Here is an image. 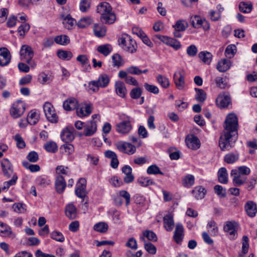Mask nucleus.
Instances as JSON below:
<instances>
[{
  "label": "nucleus",
  "instance_id": "nucleus-10",
  "mask_svg": "<svg viewBox=\"0 0 257 257\" xmlns=\"http://www.w3.org/2000/svg\"><path fill=\"white\" fill-rule=\"evenodd\" d=\"M235 222L226 221L224 225L223 230L226 232L230 239H234L237 237V230L235 228Z\"/></svg>",
  "mask_w": 257,
  "mask_h": 257
},
{
  "label": "nucleus",
  "instance_id": "nucleus-45",
  "mask_svg": "<svg viewBox=\"0 0 257 257\" xmlns=\"http://www.w3.org/2000/svg\"><path fill=\"white\" fill-rule=\"evenodd\" d=\"M147 237L149 240L156 241L157 237L156 234L151 230H146L143 232V236L140 237L141 240L145 241V237Z\"/></svg>",
  "mask_w": 257,
  "mask_h": 257
},
{
  "label": "nucleus",
  "instance_id": "nucleus-53",
  "mask_svg": "<svg viewBox=\"0 0 257 257\" xmlns=\"http://www.w3.org/2000/svg\"><path fill=\"white\" fill-rule=\"evenodd\" d=\"M203 20L199 16L195 15L191 17V24L193 27L196 29L201 28V24Z\"/></svg>",
  "mask_w": 257,
  "mask_h": 257
},
{
  "label": "nucleus",
  "instance_id": "nucleus-3",
  "mask_svg": "<svg viewBox=\"0 0 257 257\" xmlns=\"http://www.w3.org/2000/svg\"><path fill=\"white\" fill-rule=\"evenodd\" d=\"M119 118L121 121L116 125V132L122 135L128 133L132 128L130 116L122 114Z\"/></svg>",
  "mask_w": 257,
  "mask_h": 257
},
{
  "label": "nucleus",
  "instance_id": "nucleus-55",
  "mask_svg": "<svg viewBox=\"0 0 257 257\" xmlns=\"http://www.w3.org/2000/svg\"><path fill=\"white\" fill-rule=\"evenodd\" d=\"M92 22V19L90 17H84L78 21L77 25L79 28H84L90 25Z\"/></svg>",
  "mask_w": 257,
  "mask_h": 257
},
{
  "label": "nucleus",
  "instance_id": "nucleus-64",
  "mask_svg": "<svg viewBox=\"0 0 257 257\" xmlns=\"http://www.w3.org/2000/svg\"><path fill=\"white\" fill-rule=\"evenodd\" d=\"M99 87L96 80L91 81L88 83V90L90 93L97 92L98 91Z\"/></svg>",
  "mask_w": 257,
  "mask_h": 257
},
{
  "label": "nucleus",
  "instance_id": "nucleus-16",
  "mask_svg": "<svg viewBox=\"0 0 257 257\" xmlns=\"http://www.w3.org/2000/svg\"><path fill=\"white\" fill-rule=\"evenodd\" d=\"M184 236V227L182 224L177 223L173 235L174 240L177 244H181Z\"/></svg>",
  "mask_w": 257,
  "mask_h": 257
},
{
  "label": "nucleus",
  "instance_id": "nucleus-59",
  "mask_svg": "<svg viewBox=\"0 0 257 257\" xmlns=\"http://www.w3.org/2000/svg\"><path fill=\"white\" fill-rule=\"evenodd\" d=\"M46 150L50 153H54L57 152L58 147L57 144L52 141L47 142L44 146Z\"/></svg>",
  "mask_w": 257,
  "mask_h": 257
},
{
  "label": "nucleus",
  "instance_id": "nucleus-36",
  "mask_svg": "<svg viewBox=\"0 0 257 257\" xmlns=\"http://www.w3.org/2000/svg\"><path fill=\"white\" fill-rule=\"evenodd\" d=\"M76 60L80 62L86 71H89L91 69V66L89 63V60L85 55H79L76 58Z\"/></svg>",
  "mask_w": 257,
  "mask_h": 257
},
{
  "label": "nucleus",
  "instance_id": "nucleus-15",
  "mask_svg": "<svg viewBox=\"0 0 257 257\" xmlns=\"http://www.w3.org/2000/svg\"><path fill=\"white\" fill-rule=\"evenodd\" d=\"M11 55L10 51L6 48H0V65L5 66L11 61Z\"/></svg>",
  "mask_w": 257,
  "mask_h": 257
},
{
  "label": "nucleus",
  "instance_id": "nucleus-28",
  "mask_svg": "<svg viewBox=\"0 0 257 257\" xmlns=\"http://www.w3.org/2000/svg\"><path fill=\"white\" fill-rule=\"evenodd\" d=\"M65 214L70 219H74L76 218L77 209L72 203H70L66 206Z\"/></svg>",
  "mask_w": 257,
  "mask_h": 257
},
{
  "label": "nucleus",
  "instance_id": "nucleus-18",
  "mask_svg": "<svg viewBox=\"0 0 257 257\" xmlns=\"http://www.w3.org/2000/svg\"><path fill=\"white\" fill-rule=\"evenodd\" d=\"M112 10V8L109 3L102 2L97 7L96 12L101 15L100 18V20H101L106 14L108 13Z\"/></svg>",
  "mask_w": 257,
  "mask_h": 257
},
{
  "label": "nucleus",
  "instance_id": "nucleus-44",
  "mask_svg": "<svg viewBox=\"0 0 257 257\" xmlns=\"http://www.w3.org/2000/svg\"><path fill=\"white\" fill-rule=\"evenodd\" d=\"M156 80L157 82L164 88H167L170 86L168 78L161 74L157 75Z\"/></svg>",
  "mask_w": 257,
  "mask_h": 257
},
{
  "label": "nucleus",
  "instance_id": "nucleus-21",
  "mask_svg": "<svg viewBox=\"0 0 257 257\" xmlns=\"http://www.w3.org/2000/svg\"><path fill=\"white\" fill-rule=\"evenodd\" d=\"M63 106L65 110L71 111L77 108L78 102L76 98L70 97L64 101Z\"/></svg>",
  "mask_w": 257,
  "mask_h": 257
},
{
  "label": "nucleus",
  "instance_id": "nucleus-43",
  "mask_svg": "<svg viewBox=\"0 0 257 257\" xmlns=\"http://www.w3.org/2000/svg\"><path fill=\"white\" fill-rule=\"evenodd\" d=\"M239 159V154L238 153H230L224 156V160L228 164H233L237 161Z\"/></svg>",
  "mask_w": 257,
  "mask_h": 257
},
{
  "label": "nucleus",
  "instance_id": "nucleus-19",
  "mask_svg": "<svg viewBox=\"0 0 257 257\" xmlns=\"http://www.w3.org/2000/svg\"><path fill=\"white\" fill-rule=\"evenodd\" d=\"M0 232L3 234L2 236L7 237L11 239H14L16 235L13 232L11 228L7 224L0 221Z\"/></svg>",
  "mask_w": 257,
  "mask_h": 257
},
{
  "label": "nucleus",
  "instance_id": "nucleus-47",
  "mask_svg": "<svg viewBox=\"0 0 257 257\" xmlns=\"http://www.w3.org/2000/svg\"><path fill=\"white\" fill-rule=\"evenodd\" d=\"M188 24L186 21L184 20H180L176 22L173 27L175 30L184 31L188 27Z\"/></svg>",
  "mask_w": 257,
  "mask_h": 257
},
{
  "label": "nucleus",
  "instance_id": "nucleus-54",
  "mask_svg": "<svg viewBox=\"0 0 257 257\" xmlns=\"http://www.w3.org/2000/svg\"><path fill=\"white\" fill-rule=\"evenodd\" d=\"M217 87L220 89H226L229 87V85L223 77H217L215 79Z\"/></svg>",
  "mask_w": 257,
  "mask_h": 257
},
{
  "label": "nucleus",
  "instance_id": "nucleus-25",
  "mask_svg": "<svg viewBox=\"0 0 257 257\" xmlns=\"http://www.w3.org/2000/svg\"><path fill=\"white\" fill-rule=\"evenodd\" d=\"M164 226L167 231H171L173 230L174 222L173 215L169 213L164 216L163 218Z\"/></svg>",
  "mask_w": 257,
  "mask_h": 257
},
{
  "label": "nucleus",
  "instance_id": "nucleus-52",
  "mask_svg": "<svg viewBox=\"0 0 257 257\" xmlns=\"http://www.w3.org/2000/svg\"><path fill=\"white\" fill-rule=\"evenodd\" d=\"M194 177L191 174L186 175L183 179V184L184 186L187 188H190L193 186L194 184Z\"/></svg>",
  "mask_w": 257,
  "mask_h": 257
},
{
  "label": "nucleus",
  "instance_id": "nucleus-50",
  "mask_svg": "<svg viewBox=\"0 0 257 257\" xmlns=\"http://www.w3.org/2000/svg\"><path fill=\"white\" fill-rule=\"evenodd\" d=\"M249 240L247 236L244 235L242 237V253L239 254V257H243L247 253L249 248Z\"/></svg>",
  "mask_w": 257,
  "mask_h": 257
},
{
  "label": "nucleus",
  "instance_id": "nucleus-20",
  "mask_svg": "<svg viewBox=\"0 0 257 257\" xmlns=\"http://www.w3.org/2000/svg\"><path fill=\"white\" fill-rule=\"evenodd\" d=\"M186 143L188 147L192 150H197L200 148V141L195 136H188L186 138Z\"/></svg>",
  "mask_w": 257,
  "mask_h": 257
},
{
  "label": "nucleus",
  "instance_id": "nucleus-62",
  "mask_svg": "<svg viewBox=\"0 0 257 257\" xmlns=\"http://www.w3.org/2000/svg\"><path fill=\"white\" fill-rule=\"evenodd\" d=\"M215 193L220 197L223 198L226 195V192L225 189L219 185H216L214 187Z\"/></svg>",
  "mask_w": 257,
  "mask_h": 257
},
{
  "label": "nucleus",
  "instance_id": "nucleus-32",
  "mask_svg": "<svg viewBox=\"0 0 257 257\" xmlns=\"http://www.w3.org/2000/svg\"><path fill=\"white\" fill-rule=\"evenodd\" d=\"M218 181L222 184H226L228 182V174L227 170L224 167L219 169L217 173Z\"/></svg>",
  "mask_w": 257,
  "mask_h": 257
},
{
  "label": "nucleus",
  "instance_id": "nucleus-2",
  "mask_svg": "<svg viewBox=\"0 0 257 257\" xmlns=\"http://www.w3.org/2000/svg\"><path fill=\"white\" fill-rule=\"evenodd\" d=\"M119 45L125 51L134 53L137 50V44L127 34H124L118 39Z\"/></svg>",
  "mask_w": 257,
  "mask_h": 257
},
{
  "label": "nucleus",
  "instance_id": "nucleus-41",
  "mask_svg": "<svg viewBox=\"0 0 257 257\" xmlns=\"http://www.w3.org/2000/svg\"><path fill=\"white\" fill-rule=\"evenodd\" d=\"M54 41L57 44L66 46L70 43V39L66 35H61L56 36Z\"/></svg>",
  "mask_w": 257,
  "mask_h": 257
},
{
  "label": "nucleus",
  "instance_id": "nucleus-38",
  "mask_svg": "<svg viewBox=\"0 0 257 257\" xmlns=\"http://www.w3.org/2000/svg\"><path fill=\"white\" fill-rule=\"evenodd\" d=\"M200 59L205 64H210L212 59V55L207 51H201L198 54Z\"/></svg>",
  "mask_w": 257,
  "mask_h": 257
},
{
  "label": "nucleus",
  "instance_id": "nucleus-30",
  "mask_svg": "<svg viewBox=\"0 0 257 257\" xmlns=\"http://www.w3.org/2000/svg\"><path fill=\"white\" fill-rule=\"evenodd\" d=\"M206 191L205 189L201 186H196L192 191V193L194 197L197 199L203 198L206 194Z\"/></svg>",
  "mask_w": 257,
  "mask_h": 257
},
{
  "label": "nucleus",
  "instance_id": "nucleus-48",
  "mask_svg": "<svg viewBox=\"0 0 257 257\" xmlns=\"http://www.w3.org/2000/svg\"><path fill=\"white\" fill-rule=\"evenodd\" d=\"M57 56L62 60L69 61L72 57L73 54L70 51L58 50L57 52Z\"/></svg>",
  "mask_w": 257,
  "mask_h": 257
},
{
  "label": "nucleus",
  "instance_id": "nucleus-49",
  "mask_svg": "<svg viewBox=\"0 0 257 257\" xmlns=\"http://www.w3.org/2000/svg\"><path fill=\"white\" fill-rule=\"evenodd\" d=\"M195 90L196 92L195 98L197 101L203 102L206 98V93L202 89L195 88Z\"/></svg>",
  "mask_w": 257,
  "mask_h": 257
},
{
  "label": "nucleus",
  "instance_id": "nucleus-57",
  "mask_svg": "<svg viewBox=\"0 0 257 257\" xmlns=\"http://www.w3.org/2000/svg\"><path fill=\"white\" fill-rule=\"evenodd\" d=\"M14 211L18 213H24L26 212V205L20 203H15L13 205Z\"/></svg>",
  "mask_w": 257,
  "mask_h": 257
},
{
  "label": "nucleus",
  "instance_id": "nucleus-39",
  "mask_svg": "<svg viewBox=\"0 0 257 257\" xmlns=\"http://www.w3.org/2000/svg\"><path fill=\"white\" fill-rule=\"evenodd\" d=\"M39 119V114L34 110H31L27 116V121L31 125L36 124Z\"/></svg>",
  "mask_w": 257,
  "mask_h": 257
},
{
  "label": "nucleus",
  "instance_id": "nucleus-14",
  "mask_svg": "<svg viewBox=\"0 0 257 257\" xmlns=\"http://www.w3.org/2000/svg\"><path fill=\"white\" fill-rule=\"evenodd\" d=\"M74 129L73 127H67L61 133V138L63 142L69 143L74 139Z\"/></svg>",
  "mask_w": 257,
  "mask_h": 257
},
{
  "label": "nucleus",
  "instance_id": "nucleus-33",
  "mask_svg": "<svg viewBox=\"0 0 257 257\" xmlns=\"http://www.w3.org/2000/svg\"><path fill=\"white\" fill-rule=\"evenodd\" d=\"M116 19L115 14L112 10L106 14L100 21L105 24H112L115 22Z\"/></svg>",
  "mask_w": 257,
  "mask_h": 257
},
{
  "label": "nucleus",
  "instance_id": "nucleus-12",
  "mask_svg": "<svg viewBox=\"0 0 257 257\" xmlns=\"http://www.w3.org/2000/svg\"><path fill=\"white\" fill-rule=\"evenodd\" d=\"M34 54V51L31 47L27 45L22 46L20 51V56L21 60L25 61L29 58H33Z\"/></svg>",
  "mask_w": 257,
  "mask_h": 257
},
{
  "label": "nucleus",
  "instance_id": "nucleus-61",
  "mask_svg": "<svg viewBox=\"0 0 257 257\" xmlns=\"http://www.w3.org/2000/svg\"><path fill=\"white\" fill-rule=\"evenodd\" d=\"M23 165L26 169H29L32 172H36L40 170V167L38 165L30 164L27 161L23 162Z\"/></svg>",
  "mask_w": 257,
  "mask_h": 257
},
{
  "label": "nucleus",
  "instance_id": "nucleus-60",
  "mask_svg": "<svg viewBox=\"0 0 257 257\" xmlns=\"http://www.w3.org/2000/svg\"><path fill=\"white\" fill-rule=\"evenodd\" d=\"M236 51V46L234 45H229L226 47L225 51V54L226 57L231 58L234 55Z\"/></svg>",
  "mask_w": 257,
  "mask_h": 257
},
{
  "label": "nucleus",
  "instance_id": "nucleus-5",
  "mask_svg": "<svg viewBox=\"0 0 257 257\" xmlns=\"http://www.w3.org/2000/svg\"><path fill=\"white\" fill-rule=\"evenodd\" d=\"M43 109L45 116L48 120L52 123H56L58 120V117L55 110L50 102H47L43 105Z\"/></svg>",
  "mask_w": 257,
  "mask_h": 257
},
{
  "label": "nucleus",
  "instance_id": "nucleus-58",
  "mask_svg": "<svg viewBox=\"0 0 257 257\" xmlns=\"http://www.w3.org/2000/svg\"><path fill=\"white\" fill-rule=\"evenodd\" d=\"M139 183L143 187H147L149 185H154L155 183L153 180L150 179L149 177H140L138 180Z\"/></svg>",
  "mask_w": 257,
  "mask_h": 257
},
{
  "label": "nucleus",
  "instance_id": "nucleus-26",
  "mask_svg": "<svg viewBox=\"0 0 257 257\" xmlns=\"http://www.w3.org/2000/svg\"><path fill=\"white\" fill-rule=\"evenodd\" d=\"M114 87L116 94L122 98L125 97L127 93V90L124 83L120 81H116Z\"/></svg>",
  "mask_w": 257,
  "mask_h": 257
},
{
  "label": "nucleus",
  "instance_id": "nucleus-9",
  "mask_svg": "<svg viewBox=\"0 0 257 257\" xmlns=\"http://www.w3.org/2000/svg\"><path fill=\"white\" fill-rule=\"evenodd\" d=\"M156 37L164 43L171 46L176 50H179L181 47L180 42L176 39L160 35H157Z\"/></svg>",
  "mask_w": 257,
  "mask_h": 257
},
{
  "label": "nucleus",
  "instance_id": "nucleus-4",
  "mask_svg": "<svg viewBox=\"0 0 257 257\" xmlns=\"http://www.w3.org/2000/svg\"><path fill=\"white\" fill-rule=\"evenodd\" d=\"M26 110L25 103L21 100L14 102L10 110V114L14 118H17L23 115Z\"/></svg>",
  "mask_w": 257,
  "mask_h": 257
},
{
  "label": "nucleus",
  "instance_id": "nucleus-11",
  "mask_svg": "<svg viewBox=\"0 0 257 257\" xmlns=\"http://www.w3.org/2000/svg\"><path fill=\"white\" fill-rule=\"evenodd\" d=\"M86 180L84 178H80L76 185L75 190L76 195L80 198H84L86 196Z\"/></svg>",
  "mask_w": 257,
  "mask_h": 257
},
{
  "label": "nucleus",
  "instance_id": "nucleus-29",
  "mask_svg": "<svg viewBox=\"0 0 257 257\" xmlns=\"http://www.w3.org/2000/svg\"><path fill=\"white\" fill-rule=\"evenodd\" d=\"M1 165L5 175L9 177L13 172L11 162L8 159H4L2 160Z\"/></svg>",
  "mask_w": 257,
  "mask_h": 257
},
{
  "label": "nucleus",
  "instance_id": "nucleus-7",
  "mask_svg": "<svg viewBox=\"0 0 257 257\" xmlns=\"http://www.w3.org/2000/svg\"><path fill=\"white\" fill-rule=\"evenodd\" d=\"M216 104L220 108L228 107L231 102L230 96L227 92L220 93L216 99Z\"/></svg>",
  "mask_w": 257,
  "mask_h": 257
},
{
  "label": "nucleus",
  "instance_id": "nucleus-23",
  "mask_svg": "<svg viewBox=\"0 0 257 257\" xmlns=\"http://www.w3.org/2000/svg\"><path fill=\"white\" fill-rule=\"evenodd\" d=\"M245 210L247 215L250 217L255 216L257 212V207L256 204L252 201H247L244 206Z\"/></svg>",
  "mask_w": 257,
  "mask_h": 257
},
{
  "label": "nucleus",
  "instance_id": "nucleus-31",
  "mask_svg": "<svg viewBox=\"0 0 257 257\" xmlns=\"http://www.w3.org/2000/svg\"><path fill=\"white\" fill-rule=\"evenodd\" d=\"M230 60L223 59L218 62L216 68L219 72H224L230 68Z\"/></svg>",
  "mask_w": 257,
  "mask_h": 257
},
{
  "label": "nucleus",
  "instance_id": "nucleus-13",
  "mask_svg": "<svg viewBox=\"0 0 257 257\" xmlns=\"http://www.w3.org/2000/svg\"><path fill=\"white\" fill-rule=\"evenodd\" d=\"M60 18L64 27L67 29H72L76 24V20L70 14H62Z\"/></svg>",
  "mask_w": 257,
  "mask_h": 257
},
{
  "label": "nucleus",
  "instance_id": "nucleus-40",
  "mask_svg": "<svg viewBox=\"0 0 257 257\" xmlns=\"http://www.w3.org/2000/svg\"><path fill=\"white\" fill-rule=\"evenodd\" d=\"M93 32L94 35L98 37H102L105 35V27L99 24H95L93 26Z\"/></svg>",
  "mask_w": 257,
  "mask_h": 257
},
{
  "label": "nucleus",
  "instance_id": "nucleus-22",
  "mask_svg": "<svg viewBox=\"0 0 257 257\" xmlns=\"http://www.w3.org/2000/svg\"><path fill=\"white\" fill-rule=\"evenodd\" d=\"M55 185L57 193L61 194L64 192L66 187V183L65 179L62 175H58L57 176Z\"/></svg>",
  "mask_w": 257,
  "mask_h": 257
},
{
  "label": "nucleus",
  "instance_id": "nucleus-24",
  "mask_svg": "<svg viewBox=\"0 0 257 257\" xmlns=\"http://www.w3.org/2000/svg\"><path fill=\"white\" fill-rule=\"evenodd\" d=\"M122 172L124 174L123 181L125 183H130L134 180V177L132 174V169L128 166L125 165L122 168Z\"/></svg>",
  "mask_w": 257,
  "mask_h": 257
},
{
  "label": "nucleus",
  "instance_id": "nucleus-42",
  "mask_svg": "<svg viewBox=\"0 0 257 257\" xmlns=\"http://www.w3.org/2000/svg\"><path fill=\"white\" fill-rule=\"evenodd\" d=\"M208 231L211 235L216 236L218 234V229L216 222L213 220H210L207 225Z\"/></svg>",
  "mask_w": 257,
  "mask_h": 257
},
{
  "label": "nucleus",
  "instance_id": "nucleus-1",
  "mask_svg": "<svg viewBox=\"0 0 257 257\" xmlns=\"http://www.w3.org/2000/svg\"><path fill=\"white\" fill-rule=\"evenodd\" d=\"M238 118L234 113H229L224 123L223 134L220 136L219 145L222 151L229 150L237 138Z\"/></svg>",
  "mask_w": 257,
  "mask_h": 257
},
{
  "label": "nucleus",
  "instance_id": "nucleus-63",
  "mask_svg": "<svg viewBox=\"0 0 257 257\" xmlns=\"http://www.w3.org/2000/svg\"><path fill=\"white\" fill-rule=\"evenodd\" d=\"M91 0H81L79 4L80 10L82 12H87L90 8Z\"/></svg>",
  "mask_w": 257,
  "mask_h": 257
},
{
  "label": "nucleus",
  "instance_id": "nucleus-6",
  "mask_svg": "<svg viewBox=\"0 0 257 257\" xmlns=\"http://www.w3.org/2000/svg\"><path fill=\"white\" fill-rule=\"evenodd\" d=\"M115 146L120 152L128 155H132L136 151V147L134 145L125 142H118L115 144Z\"/></svg>",
  "mask_w": 257,
  "mask_h": 257
},
{
  "label": "nucleus",
  "instance_id": "nucleus-8",
  "mask_svg": "<svg viewBox=\"0 0 257 257\" xmlns=\"http://www.w3.org/2000/svg\"><path fill=\"white\" fill-rule=\"evenodd\" d=\"M173 79L176 87L183 90L185 86L184 72L183 70L176 71L173 75Z\"/></svg>",
  "mask_w": 257,
  "mask_h": 257
},
{
  "label": "nucleus",
  "instance_id": "nucleus-35",
  "mask_svg": "<svg viewBox=\"0 0 257 257\" xmlns=\"http://www.w3.org/2000/svg\"><path fill=\"white\" fill-rule=\"evenodd\" d=\"M110 78L106 74L103 73L99 75L98 79L96 80L100 87H106L109 84Z\"/></svg>",
  "mask_w": 257,
  "mask_h": 257
},
{
  "label": "nucleus",
  "instance_id": "nucleus-17",
  "mask_svg": "<svg viewBox=\"0 0 257 257\" xmlns=\"http://www.w3.org/2000/svg\"><path fill=\"white\" fill-rule=\"evenodd\" d=\"M230 176L232 177L233 184L235 186H240L246 182V178L238 174L236 169L231 170Z\"/></svg>",
  "mask_w": 257,
  "mask_h": 257
},
{
  "label": "nucleus",
  "instance_id": "nucleus-34",
  "mask_svg": "<svg viewBox=\"0 0 257 257\" xmlns=\"http://www.w3.org/2000/svg\"><path fill=\"white\" fill-rule=\"evenodd\" d=\"M92 111V106L90 104H85L77 109V115L79 117L86 116L89 115Z\"/></svg>",
  "mask_w": 257,
  "mask_h": 257
},
{
  "label": "nucleus",
  "instance_id": "nucleus-46",
  "mask_svg": "<svg viewBox=\"0 0 257 257\" xmlns=\"http://www.w3.org/2000/svg\"><path fill=\"white\" fill-rule=\"evenodd\" d=\"M239 8L242 13H249L252 9V5L251 2H242L239 4Z\"/></svg>",
  "mask_w": 257,
  "mask_h": 257
},
{
  "label": "nucleus",
  "instance_id": "nucleus-51",
  "mask_svg": "<svg viewBox=\"0 0 257 257\" xmlns=\"http://www.w3.org/2000/svg\"><path fill=\"white\" fill-rule=\"evenodd\" d=\"M93 229L99 232L105 233L108 229V225L105 222H99L94 224Z\"/></svg>",
  "mask_w": 257,
  "mask_h": 257
},
{
  "label": "nucleus",
  "instance_id": "nucleus-27",
  "mask_svg": "<svg viewBox=\"0 0 257 257\" xmlns=\"http://www.w3.org/2000/svg\"><path fill=\"white\" fill-rule=\"evenodd\" d=\"M96 122L94 120L88 122L84 127V135L85 136H91L96 131Z\"/></svg>",
  "mask_w": 257,
  "mask_h": 257
},
{
  "label": "nucleus",
  "instance_id": "nucleus-56",
  "mask_svg": "<svg viewBox=\"0 0 257 257\" xmlns=\"http://www.w3.org/2000/svg\"><path fill=\"white\" fill-rule=\"evenodd\" d=\"M147 172L149 175H164V173L160 170V168L156 165L150 166L147 168Z\"/></svg>",
  "mask_w": 257,
  "mask_h": 257
},
{
  "label": "nucleus",
  "instance_id": "nucleus-37",
  "mask_svg": "<svg viewBox=\"0 0 257 257\" xmlns=\"http://www.w3.org/2000/svg\"><path fill=\"white\" fill-rule=\"evenodd\" d=\"M97 51L104 56H107L112 51V47L109 44L101 45L97 47Z\"/></svg>",
  "mask_w": 257,
  "mask_h": 257
}]
</instances>
